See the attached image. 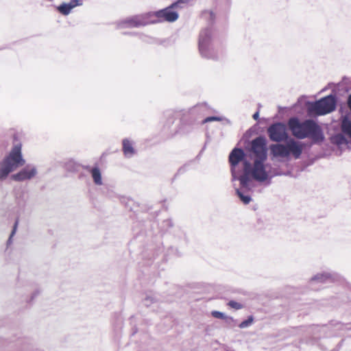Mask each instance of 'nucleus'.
I'll list each match as a JSON object with an SVG mask.
<instances>
[{"instance_id":"obj_1","label":"nucleus","mask_w":351,"mask_h":351,"mask_svg":"<svg viewBox=\"0 0 351 351\" xmlns=\"http://www.w3.org/2000/svg\"><path fill=\"white\" fill-rule=\"evenodd\" d=\"M178 0L169 7L154 12H147L128 18L119 23V28L138 27L152 23L162 21L174 22L178 19V13L173 9H181L189 2H180Z\"/></svg>"},{"instance_id":"obj_2","label":"nucleus","mask_w":351,"mask_h":351,"mask_svg":"<svg viewBox=\"0 0 351 351\" xmlns=\"http://www.w3.org/2000/svg\"><path fill=\"white\" fill-rule=\"evenodd\" d=\"M288 125L292 134L297 138H309L314 143H320L324 139L321 127L313 119L300 121L297 118H291Z\"/></svg>"},{"instance_id":"obj_3","label":"nucleus","mask_w":351,"mask_h":351,"mask_svg":"<svg viewBox=\"0 0 351 351\" xmlns=\"http://www.w3.org/2000/svg\"><path fill=\"white\" fill-rule=\"evenodd\" d=\"M265 160L255 159L253 164L250 162V167L247 171L246 176L244 178V183L242 179H240V186L247 190H252L254 187V180L260 183H266L269 184L271 179L274 175L270 171V166L265 164Z\"/></svg>"},{"instance_id":"obj_4","label":"nucleus","mask_w":351,"mask_h":351,"mask_svg":"<svg viewBox=\"0 0 351 351\" xmlns=\"http://www.w3.org/2000/svg\"><path fill=\"white\" fill-rule=\"evenodd\" d=\"M21 148L20 142H14L9 154L0 162V181L5 180L11 172L25 163Z\"/></svg>"},{"instance_id":"obj_5","label":"nucleus","mask_w":351,"mask_h":351,"mask_svg":"<svg viewBox=\"0 0 351 351\" xmlns=\"http://www.w3.org/2000/svg\"><path fill=\"white\" fill-rule=\"evenodd\" d=\"M229 162L232 181H239L242 179L244 183V178L250 167V162L245 158V154L242 149L234 148L229 155Z\"/></svg>"},{"instance_id":"obj_6","label":"nucleus","mask_w":351,"mask_h":351,"mask_svg":"<svg viewBox=\"0 0 351 351\" xmlns=\"http://www.w3.org/2000/svg\"><path fill=\"white\" fill-rule=\"evenodd\" d=\"M304 149V144L301 142L289 139L285 144H274L270 146L274 156L288 158L291 154L295 159H298Z\"/></svg>"},{"instance_id":"obj_7","label":"nucleus","mask_w":351,"mask_h":351,"mask_svg":"<svg viewBox=\"0 0 351 351\" xmlns=\"http://www.w3.org/2000/svg\"><path fill=\"white\" fill-rule=\"evenodd\" d=\"M213 33L210 27L203 29L199 36L198 49L201 56L206 59L217 60V51L213 47Z\"/></svg>"},{"instance_id":"obj_8","label":"nucleus","mask_w":351,"mask_h":351,"mask_svg":"<svg viewBox=\"0 0 351 351\" xmlns=\"http://www.w3.org/2000/svg\"><path fill=\"white\" fill-rule=\"evenodd\" d=\"M335 107V97L329 95L312 103L309 106V112L317 115H324L332 112Z\"/></svg>"},{"instance_id":"obj_9","label":"nucleus","mask_w":351,"mask_h":351,"mask_svg":"<svg viewBox=\"0 0 351 351\" xmlns=\"http://www.w3.org/2000/svg\"><path fill=\"white\" fill-rule=\"evenodd\" d=\"M267 141L263 136H258L251 143V149L254 156L255 159L266 160L267 159Z\"/></svg>"},{"instance_id":"obj_10","label":"nucleus","mask_w":351,"mask_h":351,"mask_svg":"<svg viewBox=\"0 0 351 351\" xmlns=\"http://www.w3.org/2000/svg\"><path fill=\"white\" fill-rule=\"evenodd\" d=\"M270 139L275 142H281L288 138L286 127L283 123H277L271 125L267 130Z\"/></svg>"},{"instance_id":"obj_11","label":"nucleus","mask_w":351,"mask_h":351,"mask_svg":"<svg viewBox=\"0 0 351 351\" xmlns=\"http://www.w3.org/2000/svg\"><path fill=\"white\" fill-rule=\"evenodd\" d=\"M37 173V169L34 165H27L19 172L13 174L12 178L17 182H23L32 179L36 176Z\"/></svg>"},{"instance_id":"obj_12","label":"nucleus","mask_w":351,"mask_h":351,"mask_svg":"<svg viewBox=\"0 0 351 351\" xmlns=\"http://www.w3.org/2000/svg\"><path fill=\"white\" fill-rule=\"evenodd\" d=\"M338 276L337 274H331L330 273H322L317 274L315 276H313L311 280V283H319V282H328L335 281L338 278Z\"/></svg>"},{"instance_id":"obj_13","label":"nucleus","mask_w":351,"mask_h":351,"mask_svg":"<svg viewBox=\"0 0 351 351\" xmlns=\"http://www.w3.org/2000/svg\"><path fill=\"white\" fill-rule=\"evenodd\" d=\"M82 5V3L80 2V0H72L69 3H64L61 4L58 8V10L61 14H62L64 15H68L71 12V10L73 8H74L77 5Z\"/></svg>"},{"instance_id":"obj_14","label":"nucleus","mask_w":351,"mask_h":351,"mask_svg":"<svg viewBox=\"0 0 351 351\" xmlns=\"http://www.w3.org/2000/svg\"><path fill=\"white\" fill-rule=\"evenodd\" d=\"M123 152L127 158H131L135 154L132 143L127 138L123 140Z\"/></svg>"},{"instance_id":"obj_15","label":"nucleus","mask_w":351,"mask_h":351,"mask_svg":"<svg viewBox=\"0 0 351 351\" xmlns=\"http://www.w3.org/2000/svg\"><path fill=\"white\" fill-rule=\"evenodd\" d=\"M341 128L342 133L351 138V120L348 117H343Z\"/></svg>"},{"instance_id":"obj_16","label":"nucleus","mask_w":351,"mask_h":351,"mask_svg":"<svg viewBox=\"0 0 351 351\" xmlns=\"http://www.w3.org/2000/svg\"><path fill=\"white\" fill-rule=\"evenodd\" d=\"M90 173L93 179V182L95 184L101 185L103 184L101 173L99 169L97 167L91 169Z\"/></svg>"},{"instance_id":"obj_17","label":"nucleus","mask_w":351,"mask_h":351,"mask_svg":"<svg viewBox=\"0 0 351 351\" xmlns=\"http://www.w3.org/2000/svg\"><path fill=\"white\" fill-rule=\"evenodd\" d=\"M243 191H250V190L243 189L241 186V189H236V193H237V195L239 197L240 199L245 204H249L250 202L251 197H250V196L249 195L245 194V193Z\"/></svg>"},{"instance_id":"obj_18","label":"nucleus","mask_w":351,"mask_h":351,"mask_svg":"<svg viewBox=\"0 0 351 351\" xmlns=\"http://www.w3.org/2000/svg\"><path fill=\"white\" fill-rule=\"evenodd\" d=\"M331 141L334 144H336L337 145L348 144V141L345 138L343 134H337L333 136L331 138Z\"/></svg>"},{"instance_id":"obj_19","label":"nucleus","mask_w":351,"mask_h":351,"mask_svg":"<svg viewBox=\"0 0 351 351\" xmlns=\"http://www.w3.org/2000/svg\"><path fill=\"white\" fill-rule=\"evenodd\" d=\"M211 314L215 318L221 319H230L232 321L233 320L232 317H229L227 315H226L223 313L220 312V311H214L211 313Z\"/></svg>"},{"instance_id":"obj_20","label":"nucleus","mask_w":351,"mask_h":351,"mask_svg":"<svg viewBox=\"0 0 351 351\" xmlns=\"http://www.w3.org/2000/svg\"><path fill=\"white\" fill-rule=\"evenodd\" d=\"M253 320H254L253 317L252 316H250L246 320L243 321L239 324V326L241 328H247L248 326H250L252 324Z\"/></svg>"},{"instance_id":"obj_21","label":"nucleus","mask_w":351,"mask_h":351,"mask_svg":"<svg viewBox=\"0 0 351 351\" xmlns=\"http://www.w3.org/2000/svg\"><path fill=\"white\" fill-rule=\"evenodd\" d=\"M156 301V298L153 295H147L143 300L144 305L149 306Z\"/></svg>"},{"instance_id":"obj_22","label":"nucleus","mask_w":351,"mask_h":351,"mask_svg":"<svg viewBox=\"0 0 351 351\" xmlns=\"http://www.w3.org/2000/svg\"><path fill=\"white\" fill-rule=\"evenodd\" d=\"M228 305L231 307L232 308L239 310L243 308V305L237 302H235L234 300H231L228 303Z\"/></svg>"},{"instance_id":"obj_23","label":"nucleus","mask_w":351,"mask_h":351,"mask_svg":"<svg viewBox=\"0 0 351 351\" xmlns=\"http://www.w3.org/2000/svg\"><path fill=\"white\" fill-rule=\"evenodd\" d=\"M221 119L218 117H208L203 121V123H207V122H210V121H221Z\"/></svg>"},{"instance_id":"obj_24","label":"nucleus","mask_w":351,"mask_h":351,"mask_svg":"<svg viewBox=\"0 0 351 351\" xmlns=\"http://www.w3.org/2000/svg\"><path fill=\"white\" fill-rule=\"evenodd\" d=\"M17 226H18V221H16L14 225V227H13V230L10 234V238L8 239V242L10 243L11 242V240H12V237L14 235V234L16 233V228H17Z\"/></svg>"},{"instance_id":"obj_25","label":"nucleus","mask_w":351,"mask_h":351,"mask_svg":"<svg viewBox=\"0 0 351 351\" xmlns=\"http://www.w3.org/2000/svg\"><path fill=\"white\" fill-rule=\"evenodd\" d=\"M258 117H259L258 112H255V113L253 114V118H254V119H255V120H257V119H258Z\"/></svg>"},{"instance_id":"obj_26","label":"nucleus","mask_w":351,"mask_h":351,"mask_svg":"<svg viewBox=\"0 0 351 351\" xmlns=\"http://www.w3.org/2000/svg\"><path fill=\"white\" fill-rule=\"evenodd\" d=\"M191 0H180V2H190Z\"/></svg>"},{"instance_id":"obj_27","label":"nucleus","mask_w":351,"mask_h":351,"mask_svg":"<svg viewBox=\"0 0 351 351\" xmlns=\"http://www.w3.org/2000/svg\"><path fill=\"white\" fill-rule=\"evenodd\" d=\"M209 14H210V16L213 15V12H210Z\"/></svg>"}]
</instances>
